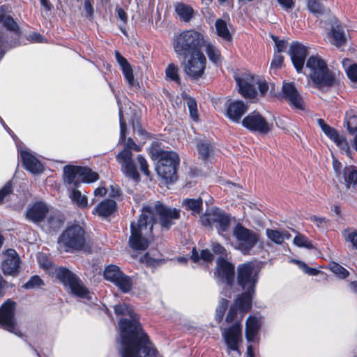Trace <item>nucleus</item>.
I'll use <instances>...</instances> for the list:
<instances>
[{
    "label": "nucleus",
    "mask_w": 357,
    "mask_h": 357,
    "mask_svg": "<svg viewBox=\"0 0 357 357\" xmlns=\"http://www.w3.org/2000/svg\"><path fill=\"white\" fill-rule=\"evenodd\" d=\"M216 33L218 36L225 40H230L231 38V33L228 29L226 22L222 19L216 20L215 24Z\"/></svg>",
    "instance_id": "nucleus-42"
},
{
    "label": "nucleus",
    "mask_w": 357,
    "mask_h": 357,
    "mask_svg": "<svg viewBox=\"0 0 357 357\" xmlns=\"http://www.w3.org/2000/svg\"><path fill=\"white\" fill-rule=\"evenodd\" d=\"M291 261L296 264L305 273L309 275H317L319 273V271L317 270L316 268L309 267L303 261L296 259H292Z\"/></svg>",
    "instance_id": "nucleus-55"
},
{
    "label": "nucleus",
    "mask_w": 357,
    "mask_h": 357,
    "mask_svg": "<svg viewBox=\"0 0 357 357\" xmlns=\"http://www.w3.org/2000/svg\"><path fill=\"white\" fill-rule=\"evenodd\" d=\"M248 107L241 100H228L226 104V116L232 121L238 123Z\"/></svg>",
    "instance_id": "nucleus-23"
},
{
    "label": "nucleus",
    "mask_w": 357,
    "mask_h": 357,
    "mask_svg": "<svg viewBox=\"0 0 357 357\" xmlns=\"http://www.w3.org/2000/svg\"><path fill=\"white\" fill-rule=\"evenodd\" d=\"M329 269L340 279H344L349 275V272L346 268L335 262L329 264Z\"/></svg>",
    "instance_id": "nucleus-48"
},
{
    "label": "nucleus",
    "mask_w": 357,
    "mask_h": 357,
    "mask_svg": "<svg viewBox=\"0 0 357 357\" xmlns=\"http://www.w3.org/2000/svg\"><path fill=\"white\" fill-rule=\"evenodd\" d=\"M64 181L76 187L80 182L92 183L98 179V174L91 169L68 165L63 168Z\"/></svg>",
    "instance_id": "nucleus-11"
},
{
    "label": "nucleus",
    "mask_w": 357,
    "mask_h": 357,
    "mask_svg": "<svg viewBox=\"0 0 357 357\" xmlns=\"http://www.w3.org/2000/svg\"><path fill=\"white\" fill-rule=\"evenodd\" d=\"M186 100L191 118L195 121H197L198 113L196 101L191 97H186Z\"/></svg>",
    "instance_id": "nucleus-53"
},
{
    "label": "nucleus",
    "mask_w": 357,
    "mask_h": 357,
    "mask_svg": "<svg viewBox=\"0 0 357 357\" xmlns=\"http://www.w3.org/2000/svg\"><path fill=\"white\" fill-rule=\"evenodd\" d=\"M157 165L156 172L160 177L167 183H171L176 180V169L178 165Z\"/></svg>",
    "instance_id": "nucleus-31"
},
{
    "label": "nucleus",
    "mask_w": 357,
    "mask_h": 357,
    "mask_svg": "<svg viewBox=\"0 0 357 357\" xmlns=\"http://www.w3.org/2000/svg\"><path fill=\"white\" fill-rule=\"evenodd\" d=\"M115 58L128 84L133 86H135L137 82L134 78L133 70L127 59L119 52H115Z\"/></svg>",
    "instance_id": "nucleus-30"
},
{
    "label": "nucleus",
    "mask_w": 357,
    "mask_h": 357,
    "mask_svg": "<svg viewBox=\"0 0 357 357\" xmlns=\"http://www.w3.org/2000/svg\"><path fill=\"white\" fill-rule=\"evenodd\" d=\"M206 62L202 52L190 54L183 63V70L191 79H198L204 74Z\"/></svg>",
    "instance_id": "nucleus-18"
},
{
    "label": "nucleus",
    "mask_w": 357,
    "mask_h": 357,
    "mask_svg": "<svg viewBox=\"0 0 357 357\" xmlns=\"http://www.w3.org/2000/svg\"><path fill=\"white\" fill-rule=\"evenodd\" d=\"M200 222L204 226L215 227L220 235L228 238L230 218L222 210L213 208L207 211L200 217Z\"/></svg>",
    "instance_id": "nucleus-8"
},
{
    "label": "nucleus",
    "mask_w": 357,
    "mask_h": 357,
    "mask_svg": "<svg viewBox=\"0 0 357 357\" xmlns=\"http://www.w3.org/2000/svg\"><path fill=\"white\" fill-rule=\"evenodd\" d=\"M114 312L117 315L130 317V319H121L119 323L121 344L151 342L147 335L142 331L138 316L134 312L132 306L126 303L116 305Z\"/></svg>",
    "instance_id": "nucleus-1"
},
{
    "label": "nucleus",
    "mask_w": 357,
    "mask_h": 357,
    "mask_svg": "<svg viewBox=\"0 0 357 357\" xmlns=\"http://www.w3.org/2000/svg\"><path fill=\"white\" fill-rule=\"evenodd\" d=\"M205 43L204 35L195 29L186 30L176 36L172 45L174 52L179 56L202 52Z\"/></svg>",
    "instance_id": "nucleus-5"
},
{
    "label": "nucleus",
    "mask_w": 357,
    "mask_h": 357,
    "mask_svg": "<svg viewBox=\"0 0 357 357\" xmlns=\"http://www.w3.org/2000/svg\"><path fill=\"white\" fill-rule=\"evenodd\" d=\"M165 75L167 79H169L176 83L180 82L181 79L178 75V68L176 65L173 63H170L167 66L165 70Z\"/></svg>",
    "instance_id": "nucleus-49"
},
{
    "label": "nucleus",
    "mask_w": 357,
    "mask_h": 357,
    "mask_svg": "<svg viewBox=\"0 0 357 357\" xmlns=\"http://www.w3.org/2000/svg\"><path fill=\"white\" fill-rule=\"evenodd\" d=\"M122 357H158V351L151 342L121 344Z\"/></svg>",
    "instance_id": "nucleus-19"
},
{
    "label": "nucleus",
    "mask_w": 357,
    "mask_h": 357,
    "mask_svg": "<svg viewBox=\"0 0 357 357\" xmlns=\"http://www.w3.org/2000/svg\"><path fill=\"white\" fill-rule=\"evenodd\" d=\"M342 235L345 241L351 243L352 247L357 250V230L348 229L343 231Z\"/></svg>",
    "instance_id": "nucleus-50"
},
{
    "label": "nucleus",
    "mask_w": 357,
    "mask_h": 357,
    "mask_svg": "<svg viewBox=\"0 0 357 357\" xmlns=\"http://www.w3.org/2000/svg\"><path fill=\"white\" fill-rule=\"evenodd\" d=\"M261 324V318L259 317L249 316L246 319L245 335L249 344L247 347V357H255L253 347L250 343L259 342Z\"/></svg>",
    "instance_id": "nucleus-16"
},
{
    "label": "nucleus",
    "mask_w": 357,
    "mask_h": 357,
    "mask_svg": "<svg viewBox=\"0 0 357 357\" xmlns=\"http://www.w3.org/2000/svg\"><path fill=\"white\" fill-rule=\"evenodd\" d=\"M38 261L40 266L44 269H49L52 265L45 254L40 253L38 255Z\"/></svg>",
    "instance_id": "nucleus-60"
},
{
    "label": "nucleus",
    "mask_w": 357,
    "mask_h": 357,
    "mask_svg": "<svg viewBox=\"0 0 357 357\" xmlns=\"http://www.w3.org/2000/svg\"><path fill=\"white\" fill-rule=\"evenodd\" d=\"M137 159L138 163L139 164L142 172H143L146 176H149L150 172L149 170V166L146 160L142 155H139Z\"/></svg>",
    "instance_id": "nucleus-58"
},
{
    "label": "nucleus",
    "mask_w": 357,
    "mask_h": 357,
    "mask_svg": "<svg viewBox=\"0 0 357 357\" xmlns=\"http://www.w3.org/2000/svg\"><path fill=\"white\" fill-rule=\"evenodd\" d=\"M72 202L80 208L88 207V198L77 189H73L69 195Z\"/></svg>",
    "instance_id": "nucleus-41"
},
{
    "label": "nucleus",
    "mask_w": 357,
    "mask_h": 357,
    "mask_svg": "<svg viewBox=\"0 0 357 357\" xmlns=\"http://www.w3.org/2000/svg\"><path fill=\"white\" fill-rule=\"evenodd\" d=\"M48 211V207L45 203L36 202L28 208L26 217L33 222H39L44 219Z\"/></svg>",
    "instance_id": "nucleus-27"
},
{
    "label": "nucleus",
    "mask_w": 357,
    "mask_h": 357,
    "mask_svg": "<svg viewBox=\"0 0 357 357\" xmlns=\"http://www.w3.org/2000/svg\"><path fill=\"white\" fill-rule=\"evenodd\" d=\"M311 222H314L317 227L319 228H324L327 225V220L325 218L318 216H311L310 218Z\"/></svg>",
    "instance_id": "nucleus-62"
},
{
    "label": "nucleus",
    "mask_w": 357,
    "mask_h": 357,
    "mask_svg": "<svg viewBox=\"0 0 357 357\" xmlns=\"http://www.w3.org/2000/svg\"><path fill=\"white\" fill-rule=\"evenodd\" d=\"M221 335L227 348L239 354V347L243 342L242 325L236 321L225 328H221Z\"/></svg>",
    "instance_id": "nucleus-15"
},
{
    "label": "nucleus",
    "mask_w": 357,
    "mask_h": 357,
    "mask_svg": "<svg viewBox=\"0 0 357 357\" xmlns=\"http://www.w3.org/2000/svg\"><path fill=\"white\" fill-rule=\"evenodd\" d=\"M202 199H185L182 202L183 206L188 211H190L193 215H199L202 208Z\"/></svg>",
    "instance_id": "nucleus-39"
},
{
    "label": "nucleus",
    "mask_w": 357,
    "mask_h": 357,
    "mask_svg": "<svg viewBox=\"0 0 357 357\" xmlns=\"http://www.w3.org/2000/svg\"><path fill=\"white\" fill-rule=\"evenodd\" d=\"M283 59L284 58L282 56L278 54H275L271 63V68L272 69H278L281 68L283 63Z\"/></svg>",
    "instance_id": "nucleus-61"
},
{
    "label": "nucleus",
    "mask_w": 357,
    "mask_h": 357,
    "mask_svg": "<svg viewBox=\"0 0 357 357\" xmlns=\"http://www.w3.org/2000/svg\"><path fill=\"white\" fill-rule=\"evenodd\" d=\"M153 208H143L137 223L130 225V247L135 250H146L152 240Z\"/></svg>",
    "instance_id": "nucleus-3"
},
{
    "label": "nucleus",
    "mask_w": 357,
    "mask_h": 357,
    "mask_svg": "<svg viewBox=\"0 0 357 357\" xmlns=\"http://www.w3.org/2000/svg\"><path fill=\"white\" fill-rule=\"evenodd\" d=\"M272 39L275 42L276 50L278 53L284 52L287 47V42L283 40H279L276 36H272Z\"/></svg>",
    "instance_id": "nucleus-59"
},
{
    "label": "nucleus",
    "mask_w": 357,
    "mask_h": 357,
    "mask_svg": "<svg viewBox=\"0 0 357 357\" xmlns=\"http://www.w3.org/2000/svg\"><path fill=\"white\" fill-rule=\"evenodd\" d=\"M20 157L26 170L33 174H39L43 172V165L31 153L26 150H22Z\"/></svg>",
    "instance_id": "nucleus-26"
},
{
    "label": "nucleus",
    "mask_w": 357,
    "mask_h": 357,
    "mask_svg": "<svg viewBox=\"0 0 357 357\" xmlns=\"http://www.w3.org/2000/svg\"><path fill=\"white\" fill-rule=\"evenodd\" d=\"M289 54L296 70L300 72L303 68L305 58L308 54L307 47L301 43H293L290 46Z\"/></svg>",
    "instance_id": "nucleus-22"
},
{
    "label": "nucleus",
    "mask_w": 357,
    "mask_h": 357,
    "mask_svg": "<svg viewBox=\"0 0 357 357\" xmlns=\"http://www.w3.org/2000/svg\"><path fill=\"white\" fill-rule=\"evenodd\" d=\"M10 10L6 5L0 6V24L6 29L11 31H17L19 26L13 18L8 15Z\"/></svg>",
    "instance_id": "nucleus-32"
},
{
    "label": "nucleus",
    "mask_w": 357,
    "mask_h": 357,
    "mask_svg": "<svg viewBox=\"0 0 357 357\" xmlns=\"http://www.w3.org/2000/svg\"><path fill=\"white\" fill-rule=\"evenodd\" d=\"M236 81L238 86L239 93L245 98H253L256 95L255 85L262 95L267 93L269 85L266 81L259 77H254L250 74H243L241 76L236 77Z\"/></svg>",
    "instance_id": "nucleus-7"
},
{
    "label": "nucleus",
    "mask_w": 357,
    "mask_h": 357,
    "mask_svg": "<svg viewBox=\"0 0 357 357\" xmlns=\"http://www.w3.org/2000/svg\"><path fill=\"white\" fill-rule=\"evenodd\" d=\"M306 70L314 87L322 89L335 84V73L331 71L319 55L310 56L306 62Z\"/></svg>",
    "instance_id": "nucleus-4"
},
{
    "label": "nucleus",
    "mask_w": 357,
    "mask_h": 357,
    "mask_svg": "<svg viewBox=\"0 0 357 357\" xmlns=\"http://www.w3.org/2000/svg\"><path fill=\"white\" fill-rule=\"evenodd\" d=\"M104 277L115 284L124 293L129 292L132 287L131 279L123 274L118 266L110 265L105 268Z\"/></svg>",
    "instance_id": "nucleus-20"
},
{
    "label": "nucleus",
    "mask_w": 357,
    "mask_h": 357,
    "mask_svg": "<svg viewBox=\"0 0 357 357\" xmlns=\"http://www.w3.org/2000/svg\"><path fill=\"white\" fill-rule=\"evenodd\" d=\"M247 311H243L240 309L239 306L236 305V301L234 305L230 307L227 316L226 322L228 324H234L236 321H240L241 324V318L243 314Z\"/></svg>",
    "instance_id": "nucleus-40"
},
{
    "label": "nucleus",
    "mask_w": 357,
    "mask_h": 357,
    "mask_svg": "<svg viewBox=\"0 0 357 357\" xmlns=\"http://www.w3.org/2000/svg\"><path fill=\"white\" fill-rule=\"evenodd\" d=\"M55 275L66 290L73 295L81 298H91L89 291L84 287L80 279L69 270L63 267L58 268L55 270Z\"/></svg>",
    "instance_id": "nucleus-6"
},
{
    "label": "nucleus",
    "mask_w": 357,
    "mask_h": 357,
    "mask_svg": "<svg viewBox=\"0 0 357 357\" xmlns=\"http://www.w3.org/2000/svg\"><path fill=\"white\" fill-rule=\"evenodd\" d=\"M317 122L322 131L330 139L334 142L338 139L340 135L334 128L326 124L322 119H319Z\"/></svg>",
    "instance_id": "nucleus-43"
},
{
    "label": "nucleus",
    "mask_w": 357,
    "mask_h": 357,
    "mask_svg": "<svg viewBox=\"0 0 357 357\" xmlns=\"http://www.w3.org/2000/svg\"><path fill=\"white\" fill-rule=\"evenodd\" d=\"M157 158L158 159V165H178L179 157L176 152L161 151L158 153Z\"/></svg>",
    "instance_id": "nucleus-35"
},
{
    "label": "nucleus",
    "mask_w": 357,
    "mask_h": 357,
    "mask_svg": "<svg viewBox=\"0 0 357 357\" xmlns=\"http://www.w3.org/2000/svg\"><path fill=\"white\" fill-rule=\"evenodd\" d=\"M237 272V282L243 292L236 298V305L243 311H249L255 293L259 271L252 263H245L238 266Z\"/></svg>",
    "instance_id": "nucleus-2"
},
{
    "label": "nucleus",
    "mask_w": 357,
    "mask_h": 357,
    "mask_svg": "<svg viewBox=\"0 0 357 357\" xmlns=\"http://www.w3.org/2000/svg\"><path fill=\"white\" fill-rule=\"evenodd\" d=\"M266 234L268 238L276 244H282L291 237V234L285 230L267 229Z\"/></svg>",
    "instance_id": "nucleus-37"
},
{
    "label": "nucleus",
    "mask_w": 357,
    "mask_h": 357,
    "mask_svg": "<svg viewBox=\"0 0 357 357\" xmlns=\"http://www.w3.org/2000/svg\"><path fill=\"white\" fill-rule=\"evenodd\" d=\"M294 243L298 247L306 248L307 249L313 248L312 244L309 239L300 234H298L294 239Z\"/></svg>",
    "instance_id": "nucleus-52"
},
{
    "label": "nucleus",
    "mask_w": 357,
    "mask_h": 357,
    "mask_svg": "<svg viewBox=\"0 0 357 357\" xmlns=\"http://www.w3.org/2000/svg\"><path fill=\"white\" fill-rule=\"evenodd\" d=\"M15 303L8 300L0 307V325L2 328L17 336L22 334L19 331L15 317Z\"/></svg>",
    "instance_id": "nucleus-17"
},
{
    "label": "nucleus",
    "mask_w": 357,
    "mask_h": 357,
    "mask_svg": "<svg viewBox=\"0 0 357 357\" xmlns=\"http://www.w3.org/2000/svg\"><path fill=\"white\" fill-rule=\"evenodd\" d=\"M58 243L66 252L82 249L85 244L84 231L77 225L69 227L61 235Z\"/></svg>",
    "instance_id": "nucleus-10"
},
{
    "label": "nucleus",
    "mask_w": 357,
    "mask_h": 357,
    "mask_svg": "<svg viewBox=\"0 0 357 357\" xmlns=\"http://www.w3.org/2000/svg\"><path fill=\"white\" fill-rule=\"evenodd\" d=\"M175 12L178 16L179 19L185 22H189L193 17V8L183 3H177L175 4Z\"/></svg>",
    "instance_id": "nucleus-34"
},
{
    "label": "nucleus",
    "mask_w": 357,
    "mask_h": 357,
    "mask_svg": "<svg viewBox=\"0 0 357 357\" xmlns=\"http://www.w3.org/2000/svg\"><path fill=\"white\" fill-rule=\"evenodd\" d=\"M347 76L353 82H357V65H351L347 70Z\"/></svg>",
    "instance_id": "nucleus-64"
},
{
    "label": "nucleus",
    "mask_w": 357,
    "mask_h": 357,
    "mask_svg": "<svg viewBox=\"0 0 357 357\" xmlns=\"http://www.w3.org/2000/svg\"><path fill=\"white\" fill-rule=\"evenodd\" d=\"M191 259L194 262H199L200 260H202L204 262H210L213 259V255L208 250H203L201 251L200 255L193 249L192 251Z\"/></svg>",
    "instance_id": "nucleus-45"
},
{
    "label": "nucleus",
    "mask_w": 357,
    "mask_h": 357,
    "mask_svg": "<svg viewBox=\"0 0 357 357\" xmlns=\"http://www.w3.org/2000/svg\"><path fill=\"white\" fill-rule=\"evenodd\" d=\"M243 127L252 132L266 134L273 129V124L268 122L259 113L253 112L242 121Z\"/></svg>",
    "instance_id": "nucleus-21"
},
{
    "label": "nucleus",
    "mask_w": 357,
    "mask_h": 357,
    "mask_svg": "<svg viewBox=\"0 0 357 357\" xmlns=\"http://www.w3.org/2000/svg\"><path fill=\"white\" fill-rule=\"evenodd\" d=\"M328 37L330 42L337 47H343L347 40L344 28L339 24L332 26Z\"/></svg>",
    "instance_id": "nucleus-29"
},
{
    "label": "nucleus",
    "mask_w": 357,
    "mask_h": 357,
    "mask_svg": "<svg viewBox=\"0 0 357 357\" xmlns=\"http://www.w3.org/2000/svg\"><path fill=\"white\" fill-rule=\"evenodd\" d=\"M119 121H120V142H123L126 139V123L123 120L122 109L119 107Z\"/></svg>",
    "instance_id": "nucleus-56"
},
{
    "label": "nucleus",
    "mask_w": 357,
    "mask_h": 357,
    "mask_svg": "<svg viewBox=\"0 0 357 357\" xmlns=\"http://www.w3.org/2000/svg\"><path fill=\"white\" fill-rule=\"evenodd\" d=\"M131 150L139 151L141 149L132 139L128 138L126 147L116 155V160L121 165V170L124 174L135 181H137L139 174L133 163Z\"/></svg>",
    "instance_id": "nucleus-9"
},
{
    "label": "nucleus",
    "mask_w": 357,
    "mask_h": 357,
    "mask_svg": "<svg viewBox=\"0 0 357 357\" xmlns=\"http://www.w3.org/2000/svg\"><path fill=\"white\" fill-rule=\"evenodd\" d=\"M282 95L291 107L303 109L302 98L293 84L284 82L282 86Z\"/></svg>",
    "instance_id": "nucleus-25"
},
{
    "label": "nucleus",
    "mask_w": 357,
    "mask_h": 357,
    "mask_svg": "<svg viewBox=\"0 0 357 357\" xmlns=\"http://www.w3.org/2000/svg\"><path fill=\"white\" fill-rule=\"evenodd\" d=\"M197 146L198 154L202 160H206L211 156L213 151V146L208 139H199Z\"/></svg>",
    "instance_id": "nucleus-36"
},
{
    "label": "nucleus",
    "mask_w": 357,
    "mask_h": 357,
    "mask_svg": "<svg viewBox=\"0 0 357 357\" xmlns=\"http://www.w3.org/2000/svg\"><path fill=\"white\" fill-rule=\"evenodd\" d=\"M13 191V187L10 182H8L1 190H0V204L2 202L3 199L10 194Z\"/></svg>",
    "instance_id": "nucleus-63"
},
{
    "label": "nucleus",
    "mask_w": 357,
    "mask_h": 357,
    "mask_svg": "<svg viewBox=\"0 0 357 357\" xmlns=\"http://www.w3.org/2000/svg\"><path fill=\"white\" fill-rule=\"evenodd\" d=\"M334 143H335V144L340 149H341L342 151H344L348 157L351 158V151L350 149L349 144L343 136L340 135L338 137V139L335 141Z\"/></svg>",
    "instance_id": "nucleus-54"
},
{
    "label": "nucleus",
    "mask_w": 357,
    "mask_h": 357,
    "mask_svg": "<svg viewBox=\"0 0 357 357\" xmlns=\"http://www.w3.org/2000/svg\"><path fill=\"white\" fill-rule=\"evenodd\" d=\"M206 52L209 59L212 62L215 63H219L221 61V55L220 51L213 44L208 43L206 45Z\"/></svg>",
    "instance_id": "nucleus-47"
},
{
    "label": "nucleus",
    "mask_w": 357,
    "mask_h": 357,
    "mask_svg": "<svg viewBox=\"0 0 357 357\" xmlns=\"http://www.w3.org/2000/svg\"><path fill=\"white\" fill-rule=\"evenodd\" d=\"M228 306V301L225 298H222L220 302L219 305L216 308L215 310V319L216 321L220 323L222 321L223 317L225 315V312Z\"/></svg>",
    "instance_id": "nucleus-51"
},
{
    "label": "nucleus",
    "mask_w": 357,
    "mask_h": 357,
    "mask_svg": "<svg viewBox=\"0 0 357 357\" xmlns=\"http://www.w3.org/2000/svg\"><path fill=\"white\" fill-rule=\"evenodd\" d=\"M63 224V215L56 212L51 214L47 220V225L51 230L59 229Z\"/></svg>",
    "instance_id": "nucleus-44"
},
{
    "label": "nucleus",
    "mask_w": 357,
    "mask_h": 357,
    "mask_svg": "<svg viewBox=\"0 0 357 357\" xmlns=\"http://www.w3.org/2000/svg\"><path fill=\"white\" fill-rule=\"evenodd\" d=\"M307 8L316 15H322L325 10L324 5L321 0H308Z\"/></svg>",
    "instance_id": "nucleus-46"
},
{
    "label": "nucleus",
    "mask_w": 357,
    "mask_h": 357,
    "mask_svg": "<svg viewBox=\"0 0 357 357\" xmlns=\"http://www.w3.org/2000/svg\"><path fill=\"white\" fill-rule=\"evenodd\" d=\"M117 206L115 201L105 199L100 202L93 210L92 213L101 218H107L116 211Z\"/></svg>",
    "instance_id": "nucleus-28"
},
{
    "label": "nucleus",
    "mask_w": 357,
    "mask_h": 357,
    "mask_svg": "<svg viewBox=\"0 0 357 357\" xmlns=\"http://www.w3.org/2000/svg\"><path fill=\"white\" fill-rule=\"evenodd\" d=\"M343 178L347 188H354L357 185V169L352 165L345 167Z\"/></svg>",
    "instance_id": "nucleus-38"
},
{
    "label": "nucleus",
    "mask_w": 357,
    "mask_h": 357,
    "mask_svg": "<svg viewBox=\"0 0 357 357\" xmlns=\"http://www.w3.org/2000/svg\"><path fill=\"white\" fill-rule=\"evenodd\" d=\"M144 208H153L152 225L155 222L154 216L157 215L159 218V222L162 228L169 229L174 224L175 220L180 218V211L175 208L166 206L159 202L154 206H146Z\"/></svg>",
    "instance_id": "nucleus-14"
},
{
    "label": "nucleus",
    "mask_w": 357,
    "mask_h": 357,
    "mask_svg": "<svg viewBox=\"0 0 357 357\" xmlns=\"http://www.w3.org/2000/svg\"><path fill=\"white\" fill-rule=\"evenodd\" d=\"M344 124L350 134L355 135L354 142L357 139V112L350 109L346 112ZM355 144V142H354Z\"/></svg>",
    "instance_id": "nucleus-33"
},
{
    "label": "nucleus",
    "mask_w": 357,
    "mask_h": 357,
    "mask_svg": "<svg viewBox=\"0 0 357 357\" xmlns=\"http://www.w3.org/2000/svg\"><path fill=\"white\" fill-rule=\"evenodd\" d=\"M43 284V281L40 277L35 275L30 278V280L26 282L23 287L25 289H33L35 287H40Z\"/></svg>",
    "instance_id": "nucleus-57"
},
{
    "label": "nucleus",
    "mask_w": 357,
    "mask_h": 357,
    "mask_svg": "<svg viewBox=\"0 0 357 357\" xmlns=\"http://www.w3.org/2000/svg\"><path fill=\"white\" fill-rule=\"evenodd\" d=\"M214 275L218 283L225 284L222 294L225 296L231 297L230 290L234 279V266L229 262L219 259Z\"/></svg>",
    "instance_id": "nucleus-13"
},
{
    "label": "nucleus",
    "mask_w": 357,
    "mask_h": 357,
    "mask_svg": "<svg viewBox=\"0 0 357 357\" xmlns=\"http://www.w3.org/2000/svg\"><path fill=\"white\" fill-rule=\"evenodd\" d=\"M233 236L236 240V248L243 254L248 253L259 241V235L257 233L240 224L236 225L234 228Z\"/></svg>",
    "instance_id": "nucleus-12"
},
{
    "label": "nucleus",
    "mask_w": 357,
    "mask_h": 357,
    "mask_svg": "<svg viewBox=\"0 0 357 357\" xmlns=\"http://www.w3.org/2000/svg\"><path fill=\"white\" fill-rule=\"evenodd\" d=\"M20 259L15 250H8L4 254V259L2 263V271L4 274L14 275L19 271Z\"/></svg>",
    "instance_id": "nucleus-24"
}]
</instances>
